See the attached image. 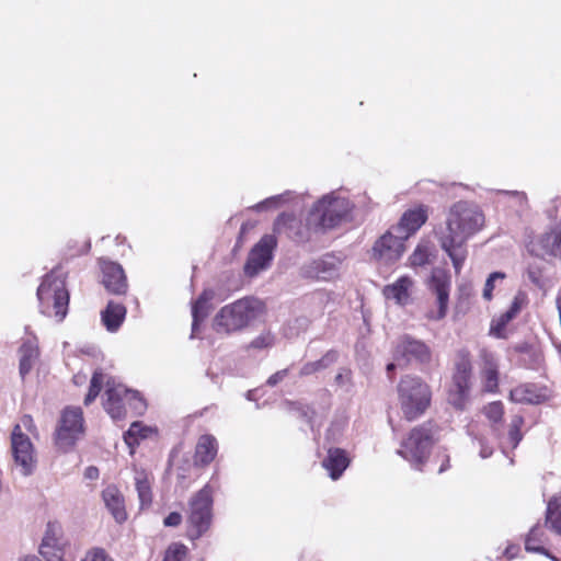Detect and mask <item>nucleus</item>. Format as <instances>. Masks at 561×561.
<instances>
[{"mask_svg":"<svg viewBox=\"0 0 561 561\" xmlns=\"http://www.w3.org/2000/svg\"><path fill=\"white\" fill-rule=\"evenodd\" d=\"M485 224L482 209L474 203L459 201L446 213L445 222L436 231L440 248L450 257L456 274L467 259V241L480 232Z\"/></svg>","mask_w":561,"mask_h":561,"instance_id":"obj_1","label":"nucleus"},{"mask_svg":"<svg viewBox=\"0 0 561 561\" xmlns=\"http://www.w3.org/2000/svg\"><path fill=\"white\" fill-rule=\"evenodd\" d=\"M41 312L47 317L62 321L68 312L69 293L66 279L60 270L46 274L37 288Z\"/></svg>","mask_w":561,"mask_h":561,"instance_id":"obj_2","label":"nucleus"},{"mask_svg":"<svg viewBox=\"0 0 561 561\" xmlns=\"http://www.w3.org/2000/svg\"><path fill=\"white\" fill-rule=\"evenodd\" d=\"M264 311V305L255 298H242L222 307L215 316L213 328L217 333L230 334L248 327Z\"/></svg>","mask_w":561,"mask_h":561,"instance_id":"obj_3","label":"nucleus"},{"mask_svg":"<svg viewBox=\"0 0 561 561\" xmlns=\"http://www.w3.org/2000/svg\"><path fill=\"white\" fill-rule=\"evenodd\" d=\"M430 387L416 376L407 375L398 385V397L404 417L413 421L421 416L431 403Z\"/></svg>","mask_w":561,"mask_h":561,"instance_id":"obj_4","label":"nucleus"},{"mask_svg":"<svg viewBox=\"0 0 561 561\" xmlns=\"http://www.w3.org/2000/svg\"><path fill=\"white\" fill-rule=\"evenodd\" d=\"M105 386L103 407L113 420L124 419L128 410L136 414L145 411L146 403L138 391L127 389L112 378L106 380Z\"/></svg>","mask_w":561,"mask_h":561,"instance_id":"obj_5","label":"nucleus"},{"mask_svg":"<svg viewBox=\"0 0 561 561\" xmlns=\"http://www.w3.org/2000/svg\"><path fill=\"white\" fill-rule=\"evenodd\" d=\"M434 427L430 423L415 426L402 440L397 454L408 460L413 468L421 469L427 460L434 444Z\"/></svg>","mask_w":561,"mask_h":561,"instance_id":"obj_6","label":"nucleus"},{"mask_svg":"<svg viewBox=\"0 0 561 561\" xmlns=\"http://www.w3.org/2000/svg\"><path fill=\"white\" fill-rule=\"evenodd\" d=\"M351 209L350 201L333 192L314 204L310 211V220L324 229L334 228L347 218Z\"/></svg>","mask_w":561,"mask_h":561,"instance_id":"obj_7","label":"nucleus"},{"mask_svg":"<svg viewBox=\"0 0 561 561\" xmlns=\"http://www.w3.org/2000/svg\"><path fill=\"white\" fill-rule=\"evenodd\" d=\"M84 435V420L80 408L68 407L62 410L54 433L56 447L61 451L71 450Z\"/></svg>","mask_w":561,"mask_h":561,"instance_id":"obj_8","label":"nucleus"},{"mask_svg":"<svg viewBox=\"0 0 561 561\" xmlns=\"http://www.w3.org/2000/svg\"><path fill=\"white\" fill-rule=\"evenodd\" d=\"M213 490L207 484L190 502L187 537L196 540L205 534L211 523Z\"/></svg>","mask_w":561,"mask_h":561,"instance_id":"obj_9","label":"nucleus"},{"mask_svg":"<svg viewBox=\"0 0 561 561\" xmlns=\"http://www.w3.org/2000/svg\"><path fill=\"white\" fill-rule=\"evenodd\" d=\"M472 366L469 355L465 352L458 354L456 369L453 377V389L449 392V402L458 410H463L469 399L471 387Z\"/></svg>","mask_w":561,"mask_h":561,"instance_id":"obj_10","label":"nucleus"},{"mask_svg":"<svg viewBox=\"0 0 561 561\" xmlns=\"http://www.w3.org/2000/svg\"><path fill=\"white\" fill-rule=\"evenodd\" d=\"M404 237L399 234L391 227L378 240H376L371 249V256L380 264H393L399 261L404 253Z\"/></svg>","mask_w":561,"mask_h":561,"instance_id":"obj_11","label":"nucleus"},{"mask_svg":"<svg viewBox=\"0 0 561 561\" xmlns=\"http://www.w3.org/2000/svg\"><path fill=\"white\" fill-rule=\"evenodd\" d=\"M12 454L15 467L22 476H30L36 465L34 447L30 437L15 425L11 435Z\"/></svg>","mask_w":561,"mask_h":561,"instance_id":"obj_12","label":"nucleus"},{"mask_svg":"<svg viewBox=\"0 0 561 561\" xmlns=\"http://www.w3.org/2000/svg\"><path fill=\"white\" fill-rule=\"evenodd\" d=\"M393 356L397 362H416L427 364L432 359V351L423 341L409 335L401 336L394 347Z\"/></svg>","mask_w":561,"mask_h":561,"instance_id":"obj_13","label":"nucleus"},{"mask_svg":"<svg viewBox=\"0 0 561 561\" xmlns=\"http://www.w3.org/2000/svg\"><path fill=\"white\" fill-rule=\"evenodd\" d=\"M276 240L271 234H265L250 251L247 263L244 265L245 275L253 277L261 271L266 270L273 257V250Z\"/></svg>","mask_w":561,"mask_h":561,"instance_id":"obj_14","label":"nucleus"},{"mask_svg":"<svg viewBox=\"0 0 561 561\" xmlns=\"http://www.w3.org/2000/svg\"><path fill=\"white\" fill-rule=\"evenodd\" d=\"M430 287L437 296L438 309L436 312L428 311L426 317L430 320H440L446 316L449 290H450V276L443 268H434L431 275Z\"/></svg>","mask_w":561,"mask_h":561,"instance_id":"obj_15","label":"nucleus"},{"mask_svg":"<svg viewBox=\"0 0 561 561\" xmlns=\"http://www.w3.org/2000/svg\"><path fill=\"white\" fill-rule=\"evenodd\" d=\"M99 265L105 289L113 295H125L128 284L122 265L107 259H100Z\"/></svg>","mask_w":561,"mask_h":561,"instance_id":"obj_16","label":"nucleus"},{"mask_svg":"<svg viewBox=\"0 0 561 561\" xmlns=\"http://www.w3.org/2000/svg\"><path fill=\"white\" fill-rule=\"evenodd\" d=\"M414 282L410 276H401L396 282L382 288V295L387 301L404 307L411 302Z\"/></svg>","mask_w":561,"mask_h":561,"instance_id":"obj_17","label":"nucleus"},{"mask_svg":"<svg viewBox=\"0 0 561 561\" xmlns=\"http://www.w3.org/2000/svg\"><path fill=\"white\" fill-rule=\"evenodd\" d=\"M340 266L341 261L336 256L328 254L306 265L304 267V274L308 277L327 280L337 274Z\"/></svg>","mask_w":561,"mask_h":561,"instance_id":"obj_18","label":"nucleus"},{"mask_svg":"<svg viewBox=\"0 0 561 561\" xmlns=\"http://www.w3.org/2000/svg\"><path fill=\"white\" fill-rule=\"evenodd\" d=\"M19 373L21 378L25 379V377L32 371L39 358L37 337L34 335L26 336L19 348Z\"/></svg>","mask_w":561,"mask_h":561,"instance_id":"obj_19","label":"nucleus"},{"mask_svg":"<svg viewBox=\"0 0 561 561\" xmlns=\"http://www.w3.org/2000/svg\"><path fill=\"white\" fill-rule=\"evenodd\" d=\"M427 220V209L419 206L407 210L399 224L392 228L407 240L411 234L416 232Z\"/></svg>","mask_w":561,"mask_h":561,"instance_id":"obj_20","label":"nucleus"},{"mask_svg":"<svg viewBox=\"0 0 561 561\" xmlns=\"http://www.w3.org/2000/svg\"><path fill=\"white\" fill-rule=\"evenodd\" d=\"M549 398L547 388L535 383H524L511 390L510 399L516 403L540 404Z\"/></svg>","mask_w":561,"mask_h":561,"instance_id":"obj_21","label":"nucleus"},{"mask_svg":"<svg viewBox=\"0 0 561 561\" xmlns=\"http://www.w3.org/2000/svg\"><path fill=\"white\" fill-rule=\"evenodd\" d=\"M481 380L483 390L486 392H495L499 387V363L493 353L488 351L481 352Z\"/></svg>","mask_w":561,"mask_h":561,"instance_id":"obj_22","label":"nucleus"},{"mask_svg":"<svg viewBox=\"0 0 561 561\" xmlns=\"http://www.w3.org/2000/svg\"><path fill=\"white\" fill-rule=\"evenodd\" d=\"M347 453L339 447H329L327 456L322 460L323 468L332 480H337L350 466Z\"/></svg>","mask_w":561,"mask_h":561,"instance_id":"obj_23","label":"nucleus"},{"mask_svg":"<svg viewBox=\"0 0 561 561\" xmlns=\"http://www.w3.org/2000/svg\"><path fill=\"white\" fill-rule=\"evenodd\" d=\"M39 553L47 561H64L61 559V548L59 542V529L53 524H48L45 530L42 543L39 546Z\"/></svg>","mask_w":561,"mask_h":561,"instance_id":"obj_24","label":"nucleus"},{"mask_svg":"<svg viewBox=\"0 0 561 561\" xmlns=\"http://www.w3.org/2000/svg\"><path fill=\"white\" fill-rule=\"evenodd\" d=\"M215 291L206 289L198 297L192 306V337L195 336L198 325L208 317L209 312L214 309L213 300L215 299Z\"/></svg>","mask_w":561,"mask_h":561,"instance_id":"obj_25","label":"nucleus"},{"mask_svg":"<svg viewBox=\"0 0 561 561\" xmlns=\"http://www.w3.org/2000/svg\"><path fill=\"white\" fill-rule=\"evenodd\" d=\"M103 501L116 522L126 520L127 514L124 505V497L114 485H108L102 493Z\"/></svg>","mask_w":561,"mask_h":561,"instance_id":"obj_26","label":"nucleus"},{"mask_svg":"<svg viewBox=\"0 0 561 561\" xmlns=\"http://www.w3.org/2000/svg\"><path fill=\"white\" fill-rule=\"evenodd\" d=\"M126 317V308L122 304L108 301L106 308L101 312V319L110 332H116Z\"/></svg>","mask_w":561,"mask_h":561,"instance_id":"obj_27","label":"nucleus"},{"mask_svg":"<svg viewBox=\"0 0 561 561\" xmlns=\"http://www.w3.org/2000/svg\"><path fill=\"white\" fill-rule=\"evenodd\" d=\"M217 440L213 435L199 437L195 449V461L201 465L210 463L217 455Z\"/></svg>","mask_w":561,"mask_h":561,"instance_id":"obj_28","label":"nucleus"},{"mask_svg":"<svg viewBox=\"0 0 561 561\" xmlns=\"http://www.w3.org/2000/svg\"><path fill=\"white\" fill-rule=\"evenodd\" d=\"M547 542V535L545 527L541 525H535L528 533L526 540H525V549L528 552H536L541 553L547 557H550L551 559H554L551 557L548 552V550L545 548V543Z\"/></svg>","mask_w":561,"mask_h":561,"instance_id":"obj_29","label":"nucleus"},{"mask_svg":"<svg viewBox=\"0 0 561 561\" xmlns=\"http://www.w3.org/2000/svg\"><path fill=\"white\" fill-rule=\"evenodd\" d=\"M134 480L140 508L149 507L152 502L151 478L149 473L144 470H136Z\"/></svg>","mask_w":561,"mask_h":561,"instance_id":"obj_30","label":"nucleus"},{"mask_svg":"<svg viewBox=\"0 0 561 561\" xmlns=\"http://www.w3.org/2000/svg\"><path fill=\"white\" fill-rule=\"evenodd\" d=\"M156 431L149 426L144 425L141 422H134L128 431L124 434V440L130 448V454L134 453V448L140 443V440L154 435Z\"/></svg>","mask_w":561,"mask_h":561,"instance_id":"obj_31","label":"nucleus"},{"mask_svg":"<svg viewBox=\"0 0 561 561\" xmlns=\"http://www.w3.org/2000/svg\"><path fill=\"white\" fill-rule=\"evenodd\" d=\"M433 256V245L430 241L422 240L408 259V265L412 268L430 264Z\"/></svg>","mask_w":561,"mask_h":561,"instance_id":"obj_32","label":"nucleus"},{"mask_svg":"<svg viewBox=\"0 0 561 561\" xmlns=\"http://www.w3.org/2000/svg\"><path fill=\"white\" fill-rule=\"evenodd\" d=\"M348 424V416L347 414L342 412H336L330 423L329 428L325 433V439L330 443H340L344 432Z\"/></svg>","mask_w":561,"mask_h":561,"instance_id":"obj_33","label":"nucleus"},{"mask_svg":"<svg viewBox=\"0 0 561 561\" xmlns=\"http://www.w3.org/2000/svg\"><path fill=\"white\" fill-rule=\"evenodd\" d=\"M336 360H337L336 352L330 351L319 360L305 364L300 370V376H308V375L314 374L317 371H320L322 369H325L327 367H329Z\"/></svg>","mask_w":561,"mask_h":561,"instance_id":"obj_34","label":"nucleus"},{"mask_svg":"<svg viewBox=\"0 0 561 561\" xmlns=\"http://www.w3.org/2000/svg\"><path fill=\"white\" fill-rule=\"evenodd\" d=\"M546 524L561 535V505L557 501H549L548 503Z\"/></svg>","mask_w":561,"mask_h":561,"instance_id":"obj_35","label":"nucleus"},{"mask_svg":"<svg viewBox=\"0 0 561 561\" xmlns=\"http://www.w3.org/2000/svg\"><path fill=\"white\" fill-rule=\"evenodd\" d=\"M524 424V419L522 415H514L511 420L510 431H508V442L512 448H516L519 442L523 438L520 427Z\"/></svg>","mask_w":561,"mask_h":561,"instance_id":"obj_36","label":"nucleus"},{"mask_svg":"<svg viewBox=\"0 0 561 561\" xmlns=\"http://www.w3.org/2000/svg\"><path fill=\"white\" fill-rule=\"evenodd\" d=\"M188 549L184 543L172 542L165 550L162 561H182L187 556Z\"/></svg>","mask_w":561,"mask_h":561,"instance_id":"obj_37","label":"nucleus"},{"mask_svg":"<svg viewBox=\"0 0 561 561\" xmlns=\"http://www.w3.org/2000/svg\"><path fill=\"white\" fill-rule=\"evenodd\" d=\"M103 381H104V375L100 371H95L91 379L89 392L84 398L85 405L91 404L96 399V397L99 396V393L101 391Z\"/></svg>","mask_w":561,"mask_h":561,"instance_id":"obj_38","label":"nucleus"},{"mask_svg":"<svg viewBox=\"0 0 561 561\" xmlns=\"http://www.w3.org/2000/svg\"><path fill=\"white\" fill-rule=\"evenodd\" d=\"M513 319L514 317L505 311L499 318L492 320L490 333L496 337H504L505 328Z\"/></svg>","mask_w":561,"mask_h":561,"instance_id":"obj_39","label":"nucleus"},{"mask_svg":"<svg viewBox=\"0 0 561 561\" xmlns=\"http://www.w3.org/2000/svg\"><path fill=\"white\" fill-rule=\"evenodd\" d=\"M483 411L488 420L493 424L500 423L503 419L504 408L500 401L489 403L484 407Z\"/></svg>","mask_w":561,"mask_h":561,"instance_id":"obj_40","label":"nucleus"},{"mask_svg":"<svg viewBox=\"0 0 561 561\" xmlns=\"http://www.w3.org/2000/svg\"><path fill=\"white\" fill-rule=\"evenodd\" d=\"M289 195H290L289 193H284L280 195L268 197L265 201L259 203L255 206V209L261 211V210H265V209L277 208V207H279L280 204H283L289 199Z\"/></svg>","mask_w":561,"mask_h":561,"instance_id":"obj_41","label":"nucleus"},{"mask_svg":"<svg viewBox=\"0 0 561 561\" xmlns=\"http://www.w3.org/2000/svg\"><path fill=\"white\" fill-rule=\"evenodd\" d=\"M505 274L503 272H493L489 275L484 289H483V298L486 300H491L492 298V291L495 286L496 280H503L505 278Z\"/></svg>","mask_w":561,"mask_h":561,"instance_id":"obj_42","label":"nucleus"},{"mask_svg":"<svg viewBox=\"0 0 561 561\" xmlns=\"http://www.w3.org/2000/svg\"><path fill=\"white\" fill-rule=\"evenodd\" d=\"M501 194L512 199L513 205L518 209H524L527 206V196L524 192L519 191H502Z\"/></svg>","mask_w":561,"mask_h":561,"instance_id":"obj_43","label":"nucleus"},{"mask_svg":"<svg viewBox=\"0 0 561 561\" xmlns=\"http://www.w3.org/2000/svg\"><path fill=\"white\" fill-rule=\"evenodd\" d=\"M81 561H113L107 552L102 548L90 549Z\"/></svg>","mask_w":561,"mask_h":561,"instance_id":"obj_44","label":"nucleus"},{"mask_svg":"<svg viewBox=\"0 0 561 561\" xmlns=\"http://www.w3.org/2000/svg\"><path fill=\"white\" fill-rule=\"evenodd\" d=\"M526 304H527V295L523 291H518L515 295V297L512 301V305L506 312H508L511 316H513L515 318Z\"/></svg>","mask_w":561,"mask_h":561,"instance_id":"obj_45","label":"nucleus"},{"mask_svg":"<svg viewBox=\"0 0 561 561\" xmlns=\"http://www.w3.org/2000/svg\"><path fill=\"white\" fill-rule=\"evenodd\" d=\"M274 344V336L270 332L262 333L255 337L250 346L253 348L262 350L271 347Z\"/></svg>","mask_w":561,"mask_h":561,"instance_id":"obj_46","label":"nucleus"},{"mask_svg":"<svg viewBox=\"0 0 561 561\" xmlns=\"http://www.w3.org/2000/svg\"><path fill=\"white\" fill-rule=\"evenodd\" d=\"M335 383L340 387H346L351 383V371L346 368L341 369L335 376Z\"/></svg>","mask_w":561,"mask_h":561,"instance_id":"obj_47","label":"nucleus"},{"mask_svg":"<svg viewBox=\"0 0 561 561\" xmlns=\"http://www.w3.org/2000/svg\"><path fill=\"white\" fill-rule=\"evenodd\" d=\"M182 522V516L178 512L170 513L163 520L164 526L167 527H175L179 526Z\"/></svg>","mask_w":561,"mask_h":561,"instance_id":"obj_48","label":"nucleus"},{"mask_svg":"<svg viewBox=\"0 0 561 561\" xmlns=\"http://www.w3.org/2000/svg\"><path fill=\"white\" fill-rule=\"evenodd\" d=\"M477 440L480 446V451H479L480 457L482 459H486V458L491 457L493 454V448L486 444L484 438H477Z\"/></svg>","mask_w":561,"mask_h":561,"instance_id":"obj_49","label":"nucleus"},{"mask_svg":"<svg viewBox=\"0 0 561 561\" xmlns=\"http://www.w3.org/2000/svg\"><path fill=\"white\" fill-rule=\"evenodd\" d=\"M287 374H288V369H282V370L276 371L267 379V385L271 387L276 386L279 381H282L287 376Z\"/></svg>","mask_w":561,"mask_h":561,"instance_id":"obj_50","label":"nucleus"},{"mask_svg":"<svg viewBox=\"0 0 561 561\" xmlns=\"http://www.w3.org/2000/svg\"><path fill=\"white\" fill-rule=\"evenodd\" d=\"M520 548L518 545H515V543H510L507 545V547L505 548L504 552H503V556L506 557L508 560H512L514 559L515 557H517L518 552H519Z\"/></svg>","mask_w":561,"mask_h":561,"instance_id":"obj_51","label":"nucleus"},{"mask_svg":"<svg viewBox=\"0 0 561 561\" xmlns=\"http://www.w3.org/2000/svg\"><path fill=\"white\" fill-rule=\"evenodd\" d=\"M18 425H20L21 428L24 427L31 433L35 430L34 421L30 415H24Z\"/></svg>","mask_w":561,"mask_h":561,"instance_id":"obj_52","label":"nucleus"},{"mask_svg":"<svg viewBox=\"0 0 561 561\" xmlns=\"http://www.w3.org/2000/svg\"><path fill=\"white\" fill-rule=\"evenodd\" d=\"M528 278L529 280L535 284L536 286H538L539 288H541L543 286L542 284V280H541V276H540V273L538 271H534V270H529L528 271Z\"/></svg>","mask_w":561,"mask_h":561,"instance_id":"obj_53","label":"nucleus"},{"mask_svg":"<svg viewBox=\"0 0 561 561\" xmlns=\"http://www.w3.org/2000/svg\"><path fill=\"white\" fill-rule=\"evenodd\" d=\"M84 476L87 479H91V480L96 479L99 477V469L93 466L88 467L85 469Z\"/></svg>","mask_w":561,"mask_h":561,"instance_id":"obj_54","label":"nucleus"},{"mask_svg":"<svg viewBox=\"0 0 561 561\" xmlns=\"http://www.w3.org/2000/svg\"><path fill=\"white\" fill-rule=\"evenodd\" d=\"M84 380H85V376L84 375H76L73 377V381L77 385H82L84 382Z\"/></svg>","mask_w":561,"mask_h":561,"instance_id":"obj_55","label":"nucleus"},{"mask_svg":"<svg viewBox=\"0 0 561 561\" xmlns=\"http://www.w3.org/2000/svg\"><path fill=\"white\" fill-rule=\"evenodd\" d=\"M448 467H449V459L447 458L446 461L443 462V465L439 467L438 472L439 473L444 472L445 470H447Z\"/></svg>","mask_w":561,"mask_h":561,"instance_id":"obj_56","label":"nucleus"},{"mask_svg":"<svg viewBox=\"0 0 561 561\" xmlns=\"http://www.w3.org/2000/svg\"><path fill=\"white\" fill-rule=\"evenodd\" d=\"M19 561H41V560L35 556H26V557L20 559Z\"/></svg>","mask_w":561,"mask_h":561,"instance_id":"obj_57","label":"nucleus"},{"mask_svg":"<svg viewBox=\"0 0 561 561\" xmlns=\"http://www.w3.org/2000/svg\"><path fill=\"white\" fill-rule=\"evenodd\" d=\"M394 367H396V364H394V363H390V364H388V365H387V371H388V374H389L390 371H392V370L394 369Z\"/></svg>","mask_w":561,"mask_h":561,"instance_id":"obj_58","label":"nucleus"},{"mask_svg":"<svg viewBox=\"0 0 561 561\" xmlns=\"http://www.w3.org/2000/svg\"><path fill=\"white\" fill-rule=\"evenodd\" d=\"M247 398H248V400H254V391H252V390L248 391Z\"/></svg>","mask_w":561,"mask_h":561,"instance_id":"obj_59","label":"nucleus"}]
</instances>
